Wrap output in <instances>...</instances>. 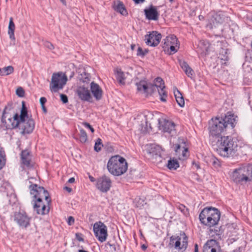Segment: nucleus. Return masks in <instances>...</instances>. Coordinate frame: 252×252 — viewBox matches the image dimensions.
<instances>
[{
	"mask_svg": "<svg viewBox=\"0 0 252 252\" xmlns=\"http://www.w3.org/2000/svg\"><path fill=\"white\" fill-rule=\"evenodd\" d=\"M237 116L234 114L227 113L224 117L212 118L209 123L210 140L211 143L220 137L221 134L229 127L233 128L236 124Z\"/></svg>",
	"mask_w": 252,
	"mask_h": 252,
	"instance_id": "obj_1",
	"label": "nucleus"
},
{
	"mask_svg": "<svg viewBox=\"0 0 252 252\" xmlns=\"http://www.w3.org/2000/svg\"><path fill=\"white\" fill-rule=\"evenodd\" d=\"M212 144L218 154L224 158L232 157L237 151L236 142L229 136H220Z\"/></svg>",
	"mask_w": 252,
	"mask_h": 252,
	"instance_id": "obj_2",
	"label": "nucleus"
},
{
	"mask_svg": "<svg viewBox=\"0 0 252 252\" xmlns=\"http://www.w3.org/2000/svg\"><path fill=\"white\" fill-rule=\"evenodd\" d=\"M220 217L219 210L211 207L204 208L199 214V219L202 224L211 227L218 224Z\"/></svg>",
	"mask_w": 252,
	"mask_h": 252,
	"instance_id": "obj_3",
	"label": "nucleus"
},
{
	"mask_svg": "<svg viewBox=\"0 0 252 252\" xmlns=\"http://www.w3.org/2000/svg\"><path fill=\"white\" fill-rule=\"evenodd\" d=\"M18 126L21 130V133L23 135L30 134L32 132L35 126L34 121L32 116L28 114L27 109L23 101L22 102V107L20 111Z\"/></svg>",
	"mask_w": 252,
	"mask_h": 252,
	"instance_id": "obj_4",
	"label": "nucleus"
},
{
	"mask_svg": "<svg viewBox=\"0 0 252 252\" xmlns=\"http://www.w3.org/2000/svg\"><path fill=\"white\" fill-rule=\"evenodd\" d=\"M109 172L114 176H120L127 170V163L126 160L120 156L112 157L107 163Z\"/></svg>",
	"mask_w": 252,
	"mask_h": 252,
	"instance_id": "obj_5",
	"label": "nucleus"
},
{
	"mask_svg": "<svg viewBox=\"0 0 252 252\" xmlns=\"http://www.w3.org/2000/svg\"><path fill=\"white\" fill-rule=\"evenodd\" d=\"M19 116L15 112L12 105L8 104L3 110L1 122L7 129L15 128L18 126Z\"/></svg>",
	"mask_w": 252,
	"mask_h": 252,
	"instance_id": "obj_6",
	"label": "nucleus"
},
{
	"mask_svg": "<svg viewBox=\"0 0 252 252\" xmlns=\"http://www.w3.org/2000/svg\"><path fill=\"white\" fill-rule=\"evenodd\" d=\"M29 188L31 194L33 195L34 202L40 203L44 199L47 202V204L50 205L51 200L49 193L43 187H39L36 184H32Z\"/></svg>",
	"mask_w": 252,
	"mask_h": 252,
	"instance_id": "obj_7",
	"label": "nucleus"
},
{
	"mask_svg": "<svg viewBox=\"0 0 252 252\" xmlns=\"http://www.w3.org/2000/svg\"><path fill=\"white\" fill-rule=\"evenodd\" d=\"M67 79L65 74L62 72L54 73L52 74L50 83V88L52 92H57L63 88L66 84Z\"/></svg>",
	"mask_w": 252,
	"mask_h": 252,
	"instance_id": "obj_8",
	"label": "nucleus"
},
{
	"mask_svg": "<svg viewBox=\"0 0 252 252\" xmlns=\"http://www.w3.org/2000/svg\"><path fill=\"white\" fill-rule=\"evenodd\" d=\"M188 237L185 233H181L180 236H172L170 238V245L174 246L175 249L184 252L188 245Z\"/></svg>",
	"mask_w": 252,
	"mask_h": 252,
	"instance_id": "obj_9",
	"label": "nucleus"
},
{
	"mask_svg": "<svg viewBox=\"0 0 252 252\" xmlns=\"http://www.w3.org/2000/svg\"><path fill=\"white\" fill-rule=\"evenodd\" d=\"M161 148L155 144L147 145L146 152L149 155V158L153 162L158 163L161 162Z\"/></svg>",
	"mask_w": 252,
	"mask_h": 252,
	"instance_id": "obj_10",
	"label": "nucleus"
},
{
	"mask_svg": "<svg viewBox=\"0 0 252 252\" xmlns=\"http://www.w3.org/2000/svg\"><path fill=\"white\" fill-rule=\"evenodd\" d=\"M93 230L95 236L101 242L106 241L108 234L106 226L102 222L99 221L94 223Z\"/></svg>",
	"mask_w": 252,
	"mask_h": 252,
	"instance_id": "obj_11",
	"label": "nucleus"
},
{
	"mask_svg": "<svg viewBox=\"0 0 252 252\" xmlns=\"http://www.w3.org/2000/svg\"><path fill=\"white\" fill-rule=\"evenodd\" d=\"M163 48L169 49L171 54L176 53L179 48L178 39L174 35L167 36L163 39Z\"/></svg>",
	"mask_w": 252,
	"mask_h": 252,
	"instance_id": "obj_12",
	"label": "nucleus"
},
{
	"mask_svg": "<svg viewBox=\"0 0 252 252\" xmlns=\"http://www.w3.org/2000/svg\"><path fill=\"white\" fill-rule=\"evenodd\" d=\"M159 128L164 132H167L172 136L176 133L175 125L173 122L165 119H158Z\"/></svg>",
	"mask_w": 252,
	"mask_h": 252,
	"instance_id": "obj_13",
	"label": "nucleus"
},
{
	"mask_svg": "<svg viewBox=\"0 0 252 252\" xmlns=\"http://www.w3.org/2000/svg\"><path fill=\"white\" fill-rule=\"evenodd\" d=\"M14 220L22 227L26 228L30 225L31 218L24 211L16 213Z\"/></svg>",
	"mask_w": 252,
	"mask_h": 252,
	"instance_id": "obj_14",
	"label": "nucleus"
},
{
	"mask_svg": "<svg viewBox=\"0 0 252 252\" xmlns=\"http://www.w3.org/2000/svg\"><path fill=\"white\" fill-rule=\"evenodd\" d=\"M111 184L110 178L104 175L97 179L96 187L101 192H106L110 189Z\"/></svg>",
	"mask_w": 252,
	"mask_h": 252,
	"instance_id": "obj_15",
	"label": "nucleus"
},
{
	"mask_svg": "<svg viewBox=\"0 0 252 252\" xmlns=\"http://www.w3.org/2000/svg\"><path fill=\"white\" fill-rule=\"evenodd\" d=\"M161 35L157 31H153L145 36V43L147 45L155 47L160 42Z\"/></svg>",
	"mask_w": 252,
	"mask_h": 252,
	"instance_id": "obj_16",
	"label": "nucleus"
},
{
	"mask_svg": "<svg viewBox=\"0 0 252 252\" xmlns=\"http://www.w3.org/2000/svg\"><path fill=\"white\" fill-rule=\"evenodd\" d=\"M76 94L79 98L83 101H90L92 99L89 90L84 86L79 87L76 90Z\"/></svg>",
	"mask_w": 252,
	"mask_h": 252,
	"instance_id": "obj_17",
	"label": "nucleus"
},
{
	"mask_svg": "<svg viewBox=\"0 0 252 252\" xmlns=\"http://www.w3.org/2000/svg\"><path fill=\"white\" fill-rule=\"evenodd\" d=\"M188 148L185 147V142L182 144H176L175 151L176 156L180 160H185L188 157Z\"/></svg>",
	"mask_w": 252,
	"mask_h": 252,
	"instance_id": "obj_18",
	"label": "nucleus"
},
{
	"mask_svg": "<svg viewBox=\"0 0 252 252\" xmlns=\"http://www.w3.org/2000/svg\"><path fill=\"white\" fill-rule=\"evenodd\" d=\"M203 252H220L217 241L213 239L208 241L203 247Z\"/></svg>",
	"mask_w": 252,
	"mask_h": 252,
	"instance_id": "obj_19",
	"label": "nucleus"
},
{
	"mask_svg": "<svg viewBox=\"0 0 252 252\" xmlns=\"http://www.w3.org/2000/svg\"><path fill=\"white\" fill-rule=\"evenodd\" d=\"M244 177V174L242 173L241 166L235 169L230 174L231 179L236 183L245 182V180L243 178Z\"/></svg>",
	"mask_w": 252,
	"mask_h": 252,
	"instance_id": "obj_20",
	"label": "nucleus"
},
{
	"mask_svg": "<svg viewBox=\"0 0 252 252\" xmlns=\"http://www.w3.org/2000/svg\"><path fill=\"white\" fill-rule=\"evenodd\" d=\"M90 89L92 94L96 100H99L102 98L103 91L97 83L91 82Z\"/></svg>",
	"mask_w": 252,
	"mask_h": 252,
	"instance_id": "obj_21",
	"label": "nucleus"
},
{
	"mask_svg": "<svg viewBox=\"0 0 252 252\" xmlns=\"http://www.w3.org/2000/svg\"><path fill=\"white\" fill-rule=\"evenodd\" d=\"M144 12L148 20H157L158 18L159 14L156 6L151 5L148 9H145Z\"/></svg>",
	"mask_w": 252,
	"mask_h": 252,
	"instance_id": "obj_22",
	"label": "nucleus"
},
{
	"mask_svg": "<svg viewBox=\"0 0 252 252\" xmlns=\"http://www.w3.org/2000/svg\"><path fill=\"white\" fill-rule=\"evenodd\" d=\"M21 163L23 166L30 168L32 166V156L28 150L23 151L21 154Z\"/></svg>",
	"mask_w": 252,
	"mask_h": 252,
	"instance_id": "obj_23",
	"label": "nucleus"
},
{
	"mask_svg": "<svg viewBox=\"0 0 252 252\" xmlns=\"http://www.w3.org/2000/svg\"><path fill=\"white\" fill-rule=\"evenodd\" d=\"M228 20V18L223 14H216L212 20V23H211V28H216L220 25L223 24Z\"/></svg>",
	"mask_w": 252,
	"mask_h": 252,
	"instance_id": "obj_24",
	"label": "nucleus"
},
{
	"mask_svg": "<svg viewBox=\"0 0 252 252\" xmlns=\"http://www.w3.org/2000/svg\"><path fill=\"white\" fill-rule=\"evenodd\" d=\"M33 208L36 211L37 214L39 215H45L48 213L49 211V205L46 203H43L42 201L41 202H34Z\"/></svg>",
	"mask_w": 252,
	"mask_h": 252,
	"instance_id": "obj_25",
	"label": "nucleus"
},
{
	"mask_svg": "<svg viewBox=\"0 0 252 252\" xmlns=\"http://www.w3.org/2000/svg\"><path fill=\"white\" fill-rule=\"evenodd\" d=\"M209 47L210 44L208 41L204 40H200L198 45L197 52L203 57L208 53Z\"/></svg>",
	"mask_w": 252,
	"mask_h": 252,
	"instance_id": "obj_26",
	"label": "nucleus"
},
{
	"mask_svg": "<svg viewBox=\"0 0 252 252\" xmlns=\"http://www.w3.org/2000/svg\"><path fill=\"white\" fill-rule=\"evenodd\" d=\"M245 182L252 180V164L241 166Z\"/></svg>",
	"mask_w": 252,
	"mask_h": 252,
	"instance_id": "obj_27",
	"label": "nucleus"
},
{
	"mask_svg": "<svg viewBox=\"0 0 252 252\" xmlns=\"http://www.w3.org/2000/svg\"><path fill=\"white\" fill-rule=\"evenodd\" d=\"M113 9L124 16L127 15V12L122 2L120 0L114 1L113 4Z\"/></svg>",
	"mask_w": 252,
	"mask_h": 252,
	"instance_id": "obj_28",
	"label": "nucleus"
},
{
	"mask_svg": "<svg viewBox=\"0 0 252 252\" xmlns=\"http://www.w3.org/2000/svg\"><path fill=\"white\" fill-rule=\"evenodd\" d=\"M222 231L220 228L218 227L216 225L210 227L209 235L211 237H214L216 239L220 238Z\"/></svg>",
	"mask_w": 252,
	"mask_h": 252,
	"instance_id": "obj_29",
	"label": "nucleus"
},
{
	"mask_svg": "<svg viewBox=\"0 0 252 252\" xmlns=\"http://www.w3.org/2000/svg\"><path fill=\"white\" fill-rule=\"evenodd\" d=\"M179 63L181 68L185 71L186 75L188 77L191 78L194 73L193 70L191 69V68L186 62L184 61H182L180 60Z\"/></svg>",
	"mask_w": 252,
	"mask_h": 252,
	"instance_id": "obj_30",
	"label": "nucleus"
},
{
	"mask_svg": "<svg viewBox=\"0 0 252 252\" xmlns=\"http://www.w3.org/2000/svg\"><path fill=\"white\" fill-rule=\"evenodd\" d=\"M174 94L178 104L180 107H184L185 105V100L181 92L176 88L174 90Z\"/></svg>",
	"mask_w": 252,
	"mask_h": 252,
	"instance_id": "obj_31",
	"label": "nucleus"
},
{
	"mask_svg": "<svg viewBox=\"0 0 252 252\" xmlns=\"http://www.w3.org/2000/svg\"><path fill=\"white\" fill-rule=\"evenodd\" d=\"M116 75L117 80L120 84L123 85L125 84V74L121 69L117 68L116 70Z\"/></svg>",
	"mask_w": 252,
	"mask_h": 252,
	"instance_id": "obj_32",
	"label": "nucleus"
},
{
	"mask_svg": "<svg viewBox=\"0 0 252 252\" xmlns=\"http://www.w3.org/2000/svg\"><path fill=\"white\" fill-rule=\"evenodd\" d=\"M15 24L13 21V18L12 17L10 18L9 23L8 26V33L9 35V37L11 39L14 40V31H15Z\"/></svg>",
	"mask_w": 252,
	"mask_h": 252,
	"instance_id": "obj_33",
	"label": "nucleus"
},
{
	"mask_svg": "<svg viewBox=\"0 0 252 252\" xmlns=\"http://www.w3.org/2000/svg\"><path fill=\"white\" fill-rule=\"evenodd\" d=\"M14 71V68L12 66L9 65L3 68H0V75L6 76L12 73Z\"/></svg>",
	"mask_w": 252,
	"mask_h": 252,
	"instance_id": "obj_34",
	"label": "nucleus"
},
{
	"mask_svg": "<svg viewBox=\"0 0 252 252\" xmlns=\"http://www.w3.org/2000/svg\"><path fill=\"white\" fill-rule=\"evenodd\" d=\"M157 89L160 96V100L162 102H166L167 94L165 90V85H162V87L158 88Z\"/></svg>",
	"mask_w": 252,
	"mask_h": 252,
	"instance_id": "obj_35",
	"label": "nucleus"
},
{
	"mask_svg": "<svg viewBox=\"0 0 252 252\" xmlns=\"http://www.w3.org/2000/svg\"><path fill=\"white\" fill-rule=\"evenodd\" d=\"M146 92L145 93L151 94L158 88V84L154 83H148L146 82Z\"/></svg>",
	"mask_w": 252,
	"mask_h": 252,
	"instance_id": "obj_36",
	"label": "nucleus"
},
{
	"mask_svg": "<svg viewBox=\"0 0 252 252\" xmlns=\"http://www.w3.org/2000/svg\"><path fill=\"white\" fill-rule=\"evenodd\" d=\"M167 167L170 169L175 170L179 167V164L176 159H170L168 161Z\"/></svg>",
	"mask_w": 252,
	"mask_h": 252,
	"instance_id": "obj_37",
	"label": "nucleus"
},
{
	"mask_svg": "<svg viewBox=\"0 0 252 252\" xmlns=\"http://www.w3.org/2000/svg\"><path fill=\"white\" fill-rule=\"evenodd\" d=\"M5 153L2 148L0 147V170L2 168L5 164Z\"/></svg>",
	"mask_w": 252,
	"mask_h": 252,
	"instance_id": "obj_38",
	"label": "nucleus"
},
{
	"mask_svg": "<svg viewBox=\"0 0 252 252\" xmlns=\"http://www.w3.org/2000/svg\"><path fill=\"white\" fill-rule=\"evenodd\" d=\"M137 86V90L138 91H141L143 93L146 92V82L144 80L140 81L139 83L136 84Z\"/></svg>",
	"mask_w": 252,
	"mask_h": 252,
	"instance_id": "obj_39",
	"label": "nucleus"
},
{
	"mask_svg": "<svg viewBox=\"0 0 252 252\" xmlns=\"http://www.w3.org/2000/svg\"><path fill=\"white\" fill-rule=\"evenodd\" d=\"M80 80L84 83H88L90 81L91 76L90 74L86 72L84 70L80 74Z\"/></svg>",
	"mask_w": 252,
	"mask_h": 252,
	"instance_id": "obj_40",
	"label": "nucleus"
},
{
	"mask_svg": "<svg viewBox=\"0 0 252 252\" xmlns=\"http://www.w3.org/2000/svg\"><path fill=\"white\" fill-rule=\"evenodd\" d=\"M88 139L87 134L83 129H80L79 134V140L82 143H85Z\"/></svg>",
	"mask_w": 252,
	"mask_h": 252,
	"instance_id": "obj_41",
	"label": "nucleus"
},
{
	"mask_svg": "<svg viewBox=\"0 0 252 252\" xmlns=\"http://www.w3.org/2000/svg\"><path fill=\"white\" fill-rule=\"evenodd\" d=\"M102 146V142H101V139L100 138H98L95 142L94 146V149L96 152H99L100 151L101 147Z\"/></svg>",
	"mask_w": 252,
	"mask_h": 252,
	"instance_id": "obj_42",
	"label": "nucleus"
},
{
	"mask_svg": "<svg viewBox=\"0 0 252 252\" xmlns=\"http://www.w3.org/2000/svg\"><path fill=\"white\" fill-rule=\"evenodd\" d=\"M154 84H158V88L162 87V85H164V83L163 79L160 77H157L154 80Z\"/></svg>",
	"mask_w": 252,
	"mask_h": 252,
	"instance_id": "obj_43",
	"label": "nucleus"
},
{
	"mask_svg": "<svg viewBox=\"0 0 252 252\" xmlns=\"http://www.w3.org/2000/svg\"><path fill=\"white\" fill-rule=\"evenodd\" d=\"M212 164L215 168H218L220 166V163L219 160L216 158H213Z\"/></svg>",
	"mask_w": 252,
	"mask_h": 252,
	"instance_id": "obj_44",
	"label": "nucleus"
},
{
	"mask_svg": "<svg viewBox=\"0 0 252 252\" xmlns=\"http://www.w3.org/2000/svg\"><path fill=\"white\" fill-rule=\"evenodd\" d=\"M16 94L18 95L20 97H23L24 95L25 92L23 90V89L21 87L18 88L16 90Z\"/></svg>",
	"mask_w": 252,
	"mask_h": 252,
	"instance_id": "obj_45",
	"label": "nucleus"
},
{
	"mask_svg": "<svg viewBox=\"0 0 252 252\" xmlns=\"http://www.w3.org/2000/svg\"><path fill=\"white\" fill-rule=\"evenodd\" d=\"M44 45L45 46V47H46V48H47L49 50H53L54 49V45L52 44V43H51L49 41H45L44 43Z\"/></svg>",
	"mask_w": 252,
	"mask_h": 252,
	"instance_id": "obj_46",
	"label": "nucleus"
},
{
	"mask_svg": "<svg viewBox=\"0 0 252 252\" xmlns=\"http://www.w3.org/2000/svg\"><path fill=\"white\" fill-rule=\"evenodd\" d=\"M178 209L183 212L184 214H187V211L188 210L187 208H186V206L183 204H179L178 206Z\"/></svg>",
	"mask_w": 252,
	"mask_h": 252,
	"instance_id": "obj_47",
	"label": "nucleus"
},
{
	"mask_svg": "<svg viewBox=\"0 0 252 252\" xmlns=\"http://www.w3.org/2000/svg\"><path fill=\"white\" fill-rule=\"evenodd\" d=\"M60 97L63 103H66L68 102V97L65 94H61Z\"/></svg>",
	"mask_w": 252,
	"mask_h": 252,
	"instance_id": "obj_48",
	"label": "nucleus"
},
{
	"mask_svg": "<svg viewBox=\"0 0 252 252\" xmlns=\"http://www.w3.org/2000/svg\"><path fill=\"white\" fill-rule=\"evenodd\" d=\"M83 125L87 128H89L92 132H94V128L88 123H83Z\"/></svg>",
	"mask_w": 252,
	"mask_h": 252,
	"instance_id": "obj_49",
	"label": "nucleus"
},
{
	"mask_svg": "<svg viewBox=\"0 0 252 252\" xmlns=\"http://www.w3.org/2000/svg\"><path fill=\"white\" fill-rule=\"evenodd\" d=\"M137 55L138 56H143L145 55V53H144V51H143L141 47H138L137 49Z\"/></svg>",
	"mask_w": 252,
	"mask_h": 252,
	"instance_id": "obj_50",
	"label": "nucleus"
},
{
	"mask_svg": "<svg viewBox=\"0 0 252 252\" xmlns=\"http://www.w3.org/2000/svg\"><path fill=\"white\" fill-rule=\"evenodd\" d=\"M146 127H145V129L142 130L143 132H149V129H152V127H151V126H150V124H149V125H148V122L147 121L146 122Z\"/></svg>",
	"mask_w": 252,
	"mask_h": 252,
	"instance_id": "obj_51",
	"label": "nucleus"
},
{
	"mask_svg": "<svg viewBox=\"0 0 252 252\" xmlns=\"http://www.w3.org/2000/svg\"><path fill=\"white\" fill-rule=\"evenodd\" d=\"M46 101L47 100L45 97H42L40 98V103L41 104V106H43L44 105Z\"/></svg>",
	"mask_w": 252,
	"mask_h": 252,
	"instance_id": "obj_52",
	"label": "nucleus"
},
{
	"mask_svg": "<svg viewBox=\"0 0 252 252\" xmlns=\"http://www.w3.org/2000/svg\"><path fill=\"white\" fill-rule=\"evenodd\" d=\"M74 222V219L73 218V217H71V216H70L69 217H68V223L69 224V225H71L72 224H73Z\"/></svg>",
	"mask_w": 252,
	"mask_h": 252,
	"instance_id": "obj_53",
	"label": "nucleus"
},
{
	"mask_svg": "<svg viewBox=\"0 0 252 252\" xmlns=\"http://www.w3.org/2000/svg\"><path fill=\"white\" fill-rule=\"evenodd\" d=\"M192 165L193 166H194L197 169H199L200 167V166L199 165V164H198L197 163H196L195 162H192Z\"/></svg>",
	"mask_w": 252,
	"mask_h": 252,
	"instance_id": "obj_54",
	"label": "nucleus"
},
{
	"mask_svg": "<svg viewBox=\"0 0 252 252\" xmlns=\"http://www.w3.org/2000/svg\"><path fill=\"white\" fill-rule=\"evenodd\" d=\"M136 4L143 3L145 0H133Z\"/></svg>",
	"mask_w": 252,
	"mask_h": 252,
	"instance_id": "obj_55",
	"label": "nucleus"
},
{
	"mask_svg": "<svg viewBox=\"0 0 252 252\" xmlns=\"http://www.w3.org/2000/svg\"><path fill=\"white\" fill-rule=\"evenodd\" d=\"M63 189L68 192H70L72 191V189L68 187H65Z\"/></svg>",
	"mask_w": 252,
	"mask_h": 252,
	"instance_id": "obj_56",
	"label": "nucleus"
},
{
	"mask_svg": "<svg viewBox=\"0 0 252 252\" xmlns=\"http://www.w3.org/2000/svg\"><path fill=\"white\" fill-rule=\"evenodd\" d=\"M75 182V179L73 177L70 178L68 180V182L69 183H73Z\"/></svg>",
	"mask_w": 252,
	"mask_h": 252,
	"instance_id": "obj_57",
	"label": "nucleus"
},
{
	"mask_svg": "<svg viewBox=\"0 0 252 252\" xmlns=\"http://www.w3.org/2000/svg\"><path fill=\"white\" fill-rule=\"evenodd\" d=\"M89 179H90V181L92 182H94L95 181L94 178L91 176H89Z\"/></svg>",
	"mask_w": 252,
	"mask_h": 252,
	"instance_id": "obj_58",
	"label": "nucleus"
},
{
	"mask_svg": "<svg viewBox=\"0 0 252 252\" xmlns=\"http://www.w3.org/2000/svg\"><path fill=\"white\" fill-rule=\"evenodd\" d=\"M198 245L197 244L195 245V248H194V252H198Z\"/></svg>",
	"mask_w": 252,
	"mask_h": 252,
	"instance_id": "obj_59",
	"label": "nucleus"
},
{
	"mask_svg": "<svg viewBox=\"0 0 252 252\" xmlns=\"http://www.w3.org/2000/svg\"><path fill=\"white\" fill-rule=\"evenodd\" d=\"M147 247L145 245H143L141 246V248L143 250H145L147 249Z\"/></svg>",
	"mask_w": 252,
	"mask_h": 252,
	"instance_id": "obj_60",
	"label": "nucleus"
},
{
	"mask_svg": "<svg viewBox=\"0 0 252 252\" xmlns=\"http://www.w3.org/2000/svg\"><path fill=\"white\" fill-rule=\"evenodd\" d=\"M42 108L43 109V110L44 111V112H47V110L45 107V106L44 105L43 106H42Z\"/></svg>",
	"mask_w": 252,
	"mask_h": 252,
	"instance_id": "obj_61",
	"label": "nucleus"
},
{
	"mask_svg": "<svg viewBox=\"0 0 252 252\" xmlns=\"http://www.w3.org/2000/svg\"><path fill=\"white\" fill-rule=\"evenodd\" d=\"M220 58L222 60H227V57H221Z\"/></svg>",
	"mask_w": 252,
	"mask_h": 252,
	"instance_id": "obj_62",
	"label": "nucleus"
},
{
	"mask_svg": "<svg viewBox=\"0 0 252 252\" xmlns=\"http://www.w3.org/2000/svg\"><path fill=\"white\" fill-rule=\"evenodd\" d=\"M154 120V115L151 113V120Z\"/></svg>",
	"mask_w": 252,
	"mask_h": 252,
	"instance_id": "obj_63",
	"label": "nucleus"
},
{
	"mask_svg": "<svg viewBox=\"0 0 252 252\" xmlns=\"http://www.w3.org/2000/svg\"><path fill=\"white\" fill-rule=\"evenodd\" d=\"M63 4H65V0H60Z\"/></svg>",
	"mask_w": 252,
	"mask_h": 252,
	"instance_id": "obj_64",
	"label": "nucleus"
}]
</instances>
